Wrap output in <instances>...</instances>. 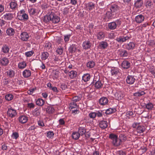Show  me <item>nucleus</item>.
<instances>
[{
  "label": "nucleus",
  "instance_id": "obj_2",
  "mask_svg": "<svg viewBox=\"0 0 155 155\" xmlns=\"http://www.w3.org/2000/svg\"><path fill=\"white\" fill-rule=\"evenodd\" d=\"M120 139L118 138L117 136L113 134H109V137L112 140V143L115 146H118L120 144L121 141L125 140H126V136L124 135L121 134Z\"/></svg>",
  "mask_w": 155,
  "mask_h": 155
},
{
  "label": "nucleus",
  "instance_id": "obj_3",
  "mask_svg": "<svg viewBox=\"0 0 155 155\" xmlns=\"http://www.w3.org/2000/svg\"><path fill=\"white\" fill-rule=\"evenodd\" d=\"M17 17L19 20L22 21H26L28 19V15L24 10H21L18 13Z\"/></svg>",
  "mask_w": 155,
  "mask_h": 155
},
{
  "label": "nucleus",
  "instance_id": "obj_34",
  "mask_svg": "<svg viewBox=\"0 0 155 155\" xmlns=\"http://www.w3.org/2000/svg\"><path fill=\"white\" fill-rule=\"evenodd\" d=\"M105 34L103 32H99L97 34V38L99 40H103Z\"/></svg>",
  "mask_w": 155,
  "mask_h": 155
},
{
  "label": "nucleus",
  "instance_id": "obj_33",
  "mask_svg": "<svg viewBox=\"0 0 155 155\" xmlns=\"http://www.w3.org/2000/svg\"><path fill=\"white\" fill-rule=\"evenodd\" d=\"M103 83L100 81H98L95 82L94 84V86L97 89H100L102 87Z\"/></svg>",
  "mask_w": 155,
  "mask_h": 155
},
{
  "label": "nucleus",
  "instance_id": "obj_37",
  "mask_svg": "<svg viewBox=\"0 0 155 155\" xmlns=\"http://www.w3.org/2000/svg\"><path fill=\"white\" fill-rule=\"evenodd\" d=\"M111 73L112 75L116 76L119 73L118 68H114L111 69Z\"/></svg>",
  "mask_w": 155,
  "mask_h": 155
},
{
  "label": "nucleus",
  "instance_id": "obj_4",
  "mask_svg": "<svg viewBox=\"0 0 155 155\" xmlns=\"http://www.w3.org/2000/svg\"><path fill=\"white\" fill-rule=\"evenodd\" d=\"M121 23V21L119 20H117L114 22L108 23V28L110 30H114L116 29L117 25H120Z\"/></svg>",
  "mask_w": 155,
  "mask_h": 155
},
{
  "label": "nucleus",
  "instance_id": "obj_30",
  "mask_svg": "<svg viewBox=\"0 0 155 155\" xmlns=\"http://www.w3.org/2000/svg\"><path fill=\"white\" fill-rule=\"evenodd\" d=\"M9 5L10 8L13 10H15L17 6L16 2L14 0H12L10 3Z\"/></svg>",
  "mask_w": 155,
  "mask_h": 155
},
{
  "label": "nucleus",
  "instance_id": "obj_36",
  "mask_svg": "<svg viewBox=\"0 0 155 155\" xmlns=\"http://www.w3.org/2000/svg\"><path fill=\"white\" fill-rule=\"evenodd\" d=\"M114 14L110 11H107L105 14V17L108 19H111L114 16Z\"/></svg>",
  "mask_w": 155,
  "mask_h": 155
},
{
  "label": "nucleus",
  "instance_id": "obj_29",
  "mask_svg": "<svg viewBox=\"0 0 155 155\" xmlns=\"http://www.w3.org/2000/svg\"><path fill=\"white\" fill-rule=\"evenodd\" d=\"M78 105L76 103L72 101L69 104V108L70 110H73L75 109L76 108L78 107Z\"/></svg>",
  "mask_w": 155,
  "mask_h": 155
},
{
  "label": "nucleus",
  "instance_id": "obj_31",
  "mask_svg": "<svg viewBox=\"0 0 155 155\" xmlns=\"http://www.w3.org/2000/svg\"><path fill=\"white\" fill-rule=\"evenodd\" d=\"M86 131V129L84 127H79L78 128V132L81 136L85 134Z\"/></svg>",
  "mask_w": 155,
  "mask_h": 155
},
{
  "label": "nucleus",
  "instance_id": "obj_60",
  "mask_svg": "<svg viewBox=\"0 0 155 155\" xmlns=\"http://www.w3.org/2000/svg\"><path fill=\"white\" fill-rule=\"evenodd\" d=\"M35 105L33 103H28L27 107L29 108H33L35 107Z\"/></svg>",
  "mask_w": 155,
  "mask_h": 155
},
{
  "label": "nucleus",
  "instance_id": "obj_50",
  "mask_svg": "<svg viewBox=\"0 0 155 155\" xmlns=\"http://www.w3.org/2000/svg\"><path fill=\"white\" fill-rule=\"evenodd\" d=\"M153 107V104L151 103L150 102L146 104V108L149 110H151L152 109Z\"/></svg>",
  "mask_w": 155,
  "mask_h": 155
},
{
  "label": "nucleus",
  "instance_id": "obj_7",
  "mask_svg": "<svg viewBox=\"0 0 155 155\" xmlns=\"http://www.w3.org/2000/svg\"><path fill=\"white\" fill-rule=\"evenodd\" d=\"M91 43L88 41H84L82 44V47L83 49L87 50L91 48Z\"/></svg>",
  "mask_w": 155,
  "mask_h": 155
},
{
  "label": "nucleus",
  "instance_id": "obj_53",
  "mask_svg": "<svg viewBox=\"0 0 155 155\" xmlns=\"http://www.w3.org/2000/svg\"><path fill=\"white\" fill-rule=\"evenodd\" d=\"M13 98V96L12 94H7L5 96L6 100L8 101H10Z\"/></svg>",
  "mask_w": 155,
  "mask_h": 155
},
{
  "label": "nucleus",
  "instance_id": "obj_40",
  "mask_svg": "<svg viewBox=\"0 0 155 155\" xmlns=\"http://www.w3.org/2000/svg\"><path fill=\"white\" fill-rule=\"evenodd\" d=\"M145 130L144 127L142 126H137V133L140 134L143 133Z\"/></svg>",
  "mask_w": 155,
  "mask_h": 155
},
{
  "label": "nucleus",
  "instance_id": "obj_63",
  "mask_svg": "<svg viewBox=\"0 0 155 155\" xmlns=\"http://www.w3.org/2000/svg\"><path fill=\"white\" fill-rule=\"evenodd\" d=\"M6 22L3 20H0V26L2 27L5 25Z\"/></svg>",
  "mask_w": 155,
  "mask_h": 155
},
{
  "label": "nucleus",
  "instance_id": "obj_8",
  "mask_svg": "<svg viewBox=\"0 0 155 155\" xmlns=\"http://www.w3.org/2000/svg\"><path fill=\"white\" fill-rule=\"evenodd\" d=\"M29 38L28 34L26 32H23L21 34L20 39L24 41H27Z\"/></svg>",
  "mask_w": 155,
  "mask_h": 155
},
{
  "label": "nucleus",
  "instance_id": "obj_15",
  "mask_svg": "<svg viewBox=\"0 0 155 155\" xmlns=\"http://www.w3.org/2000/svg\"><path fill=\"white\" fill-rule=\"evenodd\" d=\"M13 18V14L11 13H6L3 15L4 19L6 20H11Z\"/></svg>",
  "mask_w": 155,
  "mask_h": 155
},
{
  "label": "nucleus",
  "instance_id": "obj_64",
  "mask_svg": "<svg viewBox=\"0 0 155 155\" xmlns=\"http://www.w3.org/2000/svg\"><path fill=\"white\" fill-rule=\"evenodd\" d=\"M70 3L73 5H75L77 4V0H70Z\"/></svg>",
  "mask_w": 155,
  "mask_h": 155
},
{
  "label": "nucleus",
  "instance_id": "obj_42",
  "mask_svg": "<svg viewBox=\"0 0 155 155\" xmlns=\"http://www.w3.org/2000/svg\"><path fill=\"white\" fill-rule=\"evenodd\" d=\"M52 44L49 42H47L45 43V48L47 51H51V49Z\"/></svg>",
  "mask_w": 155,
  "mask_h": 155
},
{
  "label": "nucleus",
  "instance_id": "obj_57",
  "mask_svg": "<svg viewBox=\"0 0 155 155\" xmlns=\"http://www.w3.org/2000/svg\"><path fill=\"white\" fill-rule=\"evenodd\" d=\"M29 12L31 14L34 15L36 13L37 10L35 8H32L30 9Z\"/></svg>",
  "mask_w": 155,
  "mask_h": 155
},
{
  "label": "nucleus",
  "instance_id": "obj_21",
  "mask_svg": "<svg viewBox=\"0 0 155 155\" xmlns=\"http://www.w3.org/2000/svg\"><path fill=\"white\" fill-rule=\"evenodd\" d=\"M99 127L102 129H104L107 127V123L105 120L100 121L99 123Z\"/></svg>",
  "mask_w": 155,
  "mask_h": 155
},
{
  "label": "nucleus",
  "instance_id": "obj_51",
  "mask_svg": "<svg viewBox=\"0 0 155 155\" xmlns=\"http://www.w3.org/2000/svg\"><path fill=\"white\" fill-rule=\"evenodd\" d=\"M81 99V98L80 97H78V96H75L72 98L71 101L77 103V102L79 101Z\"/></svg>",
  "mask_w": 155,
  "mask_h": 155
},
{
  "label": "nucleus",
  "instance_id": "obj_61",
  "mask_svg": "<svg viewBox=\"0 0 155 155\" xmlns=\"http://www.w3.org/2000/svg\"><path fill=\"white\" fill-rule=\"evenodd\" d=\"M103 113V111H97L96 113V116L99 117H101L102 116Z\"/></svg>",
  "mask_w": 155,
  "mask_h": 155
},
{
  "label": "nucleus",
  "instance_id": "obj_10",
  "mask_svg": "<svg viewBox=\"0 0 155 155\" xmlns=\"http://www.w3.org/2000/svg\"><path fill=\"white\" fill-rule=\"evenodd\" d=\"M108 100L106 97H101L99 101V104L101 105H105L107 104L108 103Z\"/></svg>",
  "mask_w": 155,
  "mask_h": 155
},
{
  "label": "nucleus",
  "instance_id": "obj_59",
  "mask_svg": "<svg viewBox=\"0 0 155 155\" xmlns=\"http://www.w3.org/2000/svg\"><path fill=\"white\" fill-rule=\"evenodd\" d=\"M71 36V35H68L64 36V40L65 42L68 41Z\"/></svg>",
  "mask_w": 155,
  "mask_h": 155
},
{
  "label": "nucleus",
  "instance_id": "obj_54",
  "mask_svg": "<svg viewBox=\"0 0 155 155\" xmlns=\"http://www.w3.org/2000/svg\"><path fill=\"white\" fill-rule=\"evenodd\" d=\"M19 134L18 133L14 132L13 133L12 137L13 138L17 139L19 137Z\"/></svg>",
  "mask_w": 155,
  "mask_h": 155
},
{
  "label": "nucleus",
  "instance_id": "obj_56",
  "mask_svg": "<svg viewBox=\"0 0 155 155\" xmlns=\"http://www.w3.org/2000/svg\"><path fill=\"white\" fill-rule=\"evenodd\" d=\"M54 135V133L53 132L49 131L47 133V136L49 138H51L53 137Z\"/></svg>",
  "mask_w": 155,
  "mask_h": 155
},
{
  "label": "nucleus",
  "instance_id": "obj_44",
  "mask_svg": "<svg viewBox=\"0 0 155 155\" xmlns=\"http://www.w3.org/2000/svg\"><path fill=\"white\" fill-rule=\"evenodd\" d=\"M45 103L44 101L42 99H38L36 102V104L39 106H42Z\"/></svg>",
  "mask_w": 155,
  "mask_h": 155
},
{
  "label": "nucleus",
  "instance_id": "obj_13",
  "mask_svg": "<svg viewBox=\"0 0 155 155\" xmlns=\"http://www.w3.org/2000/svg\"><path fill=\"white\" fill-rule=\"evenodd\" d=\"M92 76L89 73H86L83 74L82 77V80L84 82H86L89 81Z\"/></svg>",
  "mask_w": 155,
  "mask_h": 155
},
{
  "label": "nucleus",
  "instance_id": "obj_47",
  "mask_svg": "<svg viewBox=\"0 0 155 155\" xmlns=\"http://www.w3.org/2000/svg\"><path fill=\"white\" fill-rule=\"evenodd\" d=\"M116 97L118 100H120L122 98L124 97V94H122L120 92H118L116 93L115 94Z\"/></svg>",
  "mask_w": 155,
  "mask_h": 155
},
{
  "label": "nucleus",
  "instance_id": "obj_20",
  "mask_svg": "<svg viewBox=\"0 0 155 155\" xmlns=\"http://www.w3.org/2000/svg\"><path fill=\"white\" fill-rule=\"evenodd\" d=\"M7 76L10 78H12L15 76V71L11 69L8 70L6 72Z\"/></svg>",
  "mask_w": 155,
  "mask_h": 155
},
{
  "label": "nucleus",
  "instance_id": "obj_26",
  "mask_svg": "<svg viewBox=\"0 0 155 155\" xmlns=\"http://www.w3.org/2000/svg\"><path fill=\"white\" fill-rule=\"evenodd\" d=\"M0 62L2 65L6 66L8 64L9 61L7 58L4 57L0 59Z\"/></svg>",
  "mask_w": 155,
  "mask_h": 155
},
{
  "label": "nucleus",
  "instance_id": "obj_58",
  "mask_svg": "<svg viewBox=\"0 0 155 155\" xmlns=\"http://www.w3.org/2000/svg\"><path fill=\"white\" fill-rule=\"evenodd\" d=\"M96 112H91L89 114V116L91 118H94L96 116Z\"/></svg>",
  "mask_w": 155,
  "mask_h": 155
},
{
  "label": "nucleus",
  "instance_id": "obj_6",
  "mask_svg": "<svg viewBox=\"0 0 155 155\" xmlns=\"http://www.w3.org/2000/svg\"><path fill=\"white\" fill-rule=\"evenodd\" d=\"M135 79L134 76L132 75L128 76L126 79V82L129 84H133L134 82Z\"/></svg>",
  "mask_w": 155,
  "mask_h": 155
},
{
  "label": "nucleus",
  "instance_id": "obj_19",
  "mask_svg": "<svg viewBox=\"0 0 155 155\" xmlns=\"http://www.w3.org/2000/svg\"><path fill=\"white\" fill-rule=\"evenodd\" d=\"M10 50L9 47L6 44L3 45L1 51L5 54L8 53L9 52Z\"/></svg>",
  "mask_w": 155,
  "mask_h": 155
},
{
  "label": "nucleus",
  "instance_id": "obj_46",
  "mask_svg": "<svg viewBox=\"0 0 155 155\" xmlns=\"http://www.w3.org/2000/svg\"><path fill=\"white\" fill-rule=\"evenodd\" d=\"M145 94V92L143 91H140L135 92L134 94V96L136 97H140L143 95Z\"/></svg>",
  "mask_w": 155,
  "mask_h": 155
},
{
  "label": "nucleus",
  "instance_id": "obj_1",
  "mask_svg": "<svg viewBox=\"0 0 155 155\" xmlns=\"http://www.w3.org/2000/svg\"><path fill=\"white\" fill-rule=\"evenodd\" d=\"M45 20L46 22L51 21L55 24L58 23L60 20V18L56 15L53 10L50 11L48 15L45 17Z\"/></svg>",
  "mask_w": 155,
  "mask_h": 155
},
{
  "label": "nucleus",
  "instance_id": "obj_45",
  "mask_svg": "<svg viewBox=\"0 0 155 155\" xmlns=\"http://www.w3.org/2000/svg\"><path fill=\"white\" fill-rule=\"evenodd\" d=\"M95 65V62L93 61H88L87 63V68H93Z\"/></svg>",
  "mask_w": 155,
  "mask_h": 155
},
{
  "label": "nucleus",
  "instance_id": "obj_39",
  "mask_svg": "<svg viewBox=\"0 0 155 155\" xmlns=\"http://www.w3.org/2000/svg\"><path fill=\"white\" fill-rule=\"evenodd\" d=\"M135 47V44L134 42H130L127 44L126 46L127 49L130 50L133 49Z\"/></svg>",
  "mask_w": 155,
  "mask_h": 155
},
{
  "label": "nucleus",
  "instance_id": "obj_22",
  "mask_svg": "<svg viewBox=\"0 0 155 155\" xmlns=\"http://www.w3.org/2000/svg\"><path fill=\"white\" fill-rule=\"evenodd\" d=\"M32 113L34 116L36 117L39 116L41 113L40 108L39 107L36 108L32 111Z\"/></svg>",
  "mask_w": 155,
  "mask_h": 155
},
{
  "label": "nucleus",
  "instance_id": "obj_62",
  "mask_svg": "<svg viewBox=\"0 0 155 155\" xmlns=\"http://www.w3.org/2000/svg\"><path fill=\"white\" fill-rule=\"evenodd\" d=\"M75 109H74V110H73V109L71 110V111L72 112V113L74 114H77L79 113V111L78 110V108H76Z\"/></svg>",
  "mask_w": 155,
  "mask_h": 155
},
{
  "label": "nucleus",
  "instance_id": "obj_9",
  "mask_svg": "<svg viewBox=\"0 0 155 155\" xmlns=\"http://www.w3.org/2000/svg\"><path fill=\"white\" fill-rule=\"evenodd\" d=\"M121 66L124 69H127L130 67V63L127 60H124L122 63Z\"/></svg>",
  "mask_w": 155,
  "mask_h": 155
},
{
  "label": "nucleus",
  "instance_id": "obj_14",
  "mask_svg": "<svg viewBox=\"0 0 155 155\" xmlns=\"http://www.w3.org/2000/svg\"><path fill=\"white\" fill-rule=\"evenodd\" d=\"M143 5V1L142 0H137L135 1L134 4V7L137 8H141Z\"/></svg>",
  "mask_w": 155,
  "mask_h": 155
},
{
  "label": "nucleus",
  "instance_id": "obj_27",
  "mask_svg": "<svg viewBox=\"0 0 155 155\" xmlns=\"http://www.w3.org/2000/svg\"><path fill=\"white\" fill-rule=\"evenodd\" d=\"M116 111V109L115 108H109L105 111H103V113L105 114H110Z\"/></svg>",
  "mask_w": 155,
  "mask_h": 155
},
{
  "label": "nucleus",
  "instance_id": "obj_25",
  "mask_svg": "<svg viewBox=\"0 0 155 155\" xmlns=\"http://www.w3.org/2000/svg\"><path fill=\"white\" fill-rule=\"evenodd\" d=\"M119 9V6L116 4L112 5L110 8V10L113 13L116 12Z\"/></svg>",
  "mask_w": 155,
  "mask_h": 155
},
{
  "label": "nucleus",
  "instance_id": "obj_52",
  "mask_svg": "<svg viewBox=\"0 0 155 155\" xmlns=\"http://www.w3.org/2000/svg\"><path fill=\"white\" fill-rule=\"evenodd\" d=\"M63 51V48L61 47H58L56 51V52L59 55L62 54Z\"/></svg>",
  "mask_w": 155,
  "mask_h": 155
},
{
  "label": "nucleus",
  "instance_id": "obj_23",
  "mask_svg": "<svg viewBox=\"0 0 155 155\" xmlns=\"http://www.w3.org/2000/svg\"><path fill=\"white\" fill-rule=\"evenodd\" d=\"M108 44L107 42L105 41H102L100 42L99 46L101 49H106L107 47Z\"/></svg>",
  "mask_w": 155,
  "mask_h": 155
},
{
  "label": "nucleus",
  "instance_id": "obj_18",
  "mask_svg": "<svg viewBox=\"0 0 155 155\" xmlns=\"http://www.w3.org/2000/svg\"><path fill=\"white\" fill-rule=\"evenodd\" d=\"M6 33L7 35L9 36L13 35L15 33V31L14 29L12 28H9L6 31Z\"/></svg>",
  "mask_w": 155,
  "mask_h": 155
},
{
  "label": "nucleus",
  "instance_id": "obj_12",
  "mask_svg": "<svg viewBox=\"0 0 155 155\" xmlns=\"http://www.w3.org/2000/svg\"><path fill=\"white\" fill-rule=\"evenodd\" d=\"M118 54L121 57H127L128 55L127 51L124 49H120L118 50Z\"/></svg>",
  "mask_w": 155,
  "mask_h": 155
},
{
  "label": "nucleus",
  "instance_id": "obj_43",
  "mask_svg": "<svg viewBox=\"0 0 155 155\" xmlns=\"http://www.w3.org/2000/svg\"><path fill=\"white\" fill-rule=\"evenodd\" d=\"M77 49L76 46L75 45L72 44L69 48V50L71 53H74L75 52Z\"/></svg>",
  "mask_w": 155,
  "mask_h": 155
},
{
  "label": "nucleus",
  "instance_id": "obj_32",
  "mask_svg": "<svg viewBox=\"0 0 155 155\" xmlns=\"http://www.w3.org/2000/svg\"><path fill=\"white\" fill-rule=\"evenodd\" d=\"M44 109H45L47 113L49 114L53 113L54 111V108L51 106H48L46 107H45Z\"/></svg>",
  "mask_w": 155,
  "mask_h": 155
},
{
  "label": "nucleus",
  "instance_id": "obj_17",
  "mask_svg": "<svg viewBox=\"0 0 155 155\" xmlns=\"http://www.w3.org/2000/svg\"><path fill=\"white\" fill-rule=\"evenodd\" d=\"M19 122L22 124L26 123L28 120V117L25 115H22L19 117Z\"/></svg>",
  "mask_w": 155,
  "mask_h": 155
},
{
  "label": "nucleus",
  "instance_id": "obj_49",
  "mask_svg": "<svg viewBox=\"0 0 155 155\" xmlns=\"http://www.w3.org/2000/svg\"><path fill=\"white\" fill-rule=\"evenodd\" d=\"M146 6L147 7H150L153 5L151 1L150 0H146L145 1Z\"/></svg>",
  "mask_w": 155,
  "mask_h": 155
},
{
  "label": "nucleus",
  "instance_id": "obj_48",
  "mask_svg": "<svg viewBox=\"0 0 155 155\" xmlns=\"http://www.w3.org/2000/svg\"><path fill=\"white\" fill-rule=\"evenodd\" d=\"M81 136L79 134L78 132H74L72 133V138L75 140L78 139L80 136Z\"/></svg>",
  "mask_w": 155,
  "mask_h": 155
},
{
  "label": "nucleus",
  "instance_id": "obj_38",
  "mask_svg": "<svg viewBox=\"0 0 155 155\" xmlns=\"http://www.w3.org/2000/svg\"><path fill=\"white\" fill-rule=\"evenodd\" d=\"M27 66L26 62L24 61H23L19 62L18 65V67L20 69H23L25 68Z\"/></svg>",
  "mask_w": 155,
  "mask_h": 155
},
{
  "label": "nucleus",
  "instance_id": "obj_28",
  "mask_svg": "<svg viewBox=\"0 0 155 155\" xmlns=\"http://www.w3.org/2000/svg\"><path fill=\"white\" fill-rule=\"evenodd\" d=\"M22 74L24 78H28L31 75V72L29 70L25 69L23 72Z\"/></svg>",
  "mask_w": 155,
  "mask_h": 155
},
{
  "label": "nucleus",
  "instance_id": "obj_24",
  "mask_svg": "<svg viewBox=\"0 0 155 155\" xmlns=\"http://www.w3.org/2000/svg\"><path fill=\"white\" fill-rule=\"evenodd\" d=\"M95 4L92 2H89L86 4L87 9L90 11L94 8Z\"/></svg>",
  "mask_w": 155,
  "mask_h": 155
},
{
  "label": "nucleus",
  "instance_id": "obj_41",
  "mask_svg": "<svg viewBox=\"0 0 155 155\" xmlns=\"http://www.w3.org/2000/svg\"><path fill=\"white\" fill-rule=\"evenodd\" d=\"M49 54L47 52H44L42 53L41 55V59L42 60H45L48 57Z\"/></svg>",
  "mask_w": 155,
  "mask_h": 155
},
{
  "label": "nucleus",
  "instance_id": "obj_5",
  "mask_svg": "<svg viewBox=\"0 0 155 155\" xmlns=\"http://www.w3.org/2000/svg\"><path fill=\"white\" fill-rule=\"evenodd\" d=\"M8 117L11 118L15 117L17 115L16 111L12 108H8L7 111Z\"/></svg>",
  "mask_w": 155,
  "mask_h": 155
},
{
  "label": "nucleus",
  "instance_id": "obj_11",
  "mask_svg": "<svg viewBox=\"0 0 155 155\" xmlns=\"http://www.w3.org/2000/svg\"><path fill=\"white\" fill-rule=\"evenodd\" d=\"M144 18H145L143 15H139L135 17V21L137 23H140L144 21Z\"/></svg>",
  "mask_w": 155,
  "mask_h": 155
},
{
  "label": "nucleus",
  "instance_id": "obj_16",
  "mask_svg": "<svg viewBox=\"0 0 155 155\" xmlns=\"http://www.w3.org/2000/svg\"><path fill=\"white\" fill-rule=\"evenodd\" d=\"M129 38V37L126 36V37L120 36L117 38L116 40L119 43H122L125 41L126 40H128Z\"/></svg>",
  "mask_w": 155,
  "mask_h": 155
},
{
  "label": "nucleus",
  "instance_id": "obj_55",
  "mask_svg": "<svg viewBox=\"0 0 155 155\" xmlns=\"http://www.w3.org/2000/svg\"><path fill=\"white\" fill-rule=\"evenodd\" d=\"M34 52L33 51H28L25 53V55L27 57H30L31 56Z\"/></svg>",
  "mask_w": 155,
  "mask_h": 155
},
{
  "label": "nucleus",
  "instance_id": "obj_35",
  "mask_svg": "<svg viewBox=\"0 0 155 155\" xmlns=\"http://www.w3.org/2000/svg\"><path fill=\"white\" fill-rule=\"evenodd\" d=\"M68 75L70 78L73 79L77 76V73L76 71H71L69 72Z\"/></svg>",
  "mask_w": 155,
  "mask_h": 155
}]
</instances>
